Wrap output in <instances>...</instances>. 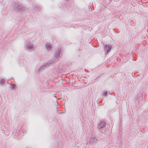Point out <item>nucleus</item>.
Segmentation results:
<instances>
[{
  "mask_svg": "<svg viewBox=\"0 0 148 148\" xmlns=\"http://www.w3.org/2000/svg\"><path fill=\"white\" fill-rule=\"evenodd\" d=\"M15 86V85L14 84H12L11 85V88H13Z\"/></svg>",
  "mask_w": 148,
  "mask_h": 148,
  "instance_id": "11",
  "label": "nucleus"
},
{
  "mask_svg": "<svg viewBox=\"0 0 148 148\" xmlns=\"http://www.w3.org/2000/svg\"><path fill=\"white\" fill-rule=\"evenodd\" d=\"M17 9L20 10H25V8L23 7H22L21 6L17 5L16 6Z\"/></svg>",
  "mask_w": 148,
  "mask_h": 148,
  "instance_id": "5",
  "label": "nucleus"
},
{
  "mask_svg": "<svg viewBox=\"0 0 148 148\" xmlns=\"http://www.w3.org/2000/svg\"><path fill=\"white\" fill-rule=\"evenodd\" d=\"M46 65H42V66H41L39 69H38V71H41L42 70H43V69H44L46 67Z\"/></svg>",
  "mask_w": 148,
  "mask_h": 148,
  "instance_id": "8",
  "label": "nucleus"
},
{
  "mask_svg": "<svg viewBox=\"0 0 148 148\" xmlns=\"http://www.w3.org/2000/svg\"><path fill=\"white\" fill-rule=\"evenodd\" d=\"M60 49H58L56 52L55 54V56L57 58L60 55Z\"/></svg>",
  "mask_w": 148,
  "mask_h": 148,
  "instance_id": "6",
  "label": "nucleus"
},
{
  "mask_svg": "<svg viewBox=\"0 0 148 148\" xmlns=\"http://www.w3.org/2000/svg\"><path fill=\"white\" fill-rule=\"evenodd\" d=\"M90 141L92 143H96L97 141V140L96 138L94 137L91 138Z\"/></svg>",
  "mask_w": 148,
  "mask_h": 148,
  "instance_id": "7",
  "label": "nucleus"
},
{
  "mask_svg": "<svg viewBox=\"0 0 148 148\" xmlns=\"http://www.w3.org/2000/svg\"><path fill=\"white\" fill-rule=\"evenodd\" d=\"M112 47V46L110 45H107L104 47V51L106 53H107L109 52Z\"/></svg>",
  "mask_w": 148,
  "mask_h": 148,
  "instance_id": "1",
  "label": "nucleus"
},
{
  "mask_svg": "<svg viewBox=\"0 0 148 148\" xmlns=\"http://www.w3.org/2000/svg\"><path fill=\"white\" fill-rule=\"evenodd\" d=\"M147 148H148V147Z\"/></svg>",
  "mask_w": 148,
  "mask_h": 148,
  "instance_id": "12",
  "label": "nucleus"
},
{
  "mask_svg": "<svg viewBox=\"0 0 148 148\" xmlns=\"http://www.w3.org/2000/svg\"><path fill=\"white\" fill-rule=\"evenodd\" d=\"M106 125V123L104 121H102L99 125L98 126V128L99 129L103 128Z\"/></svg>",
  "mask_w": 148,
  "mask_h": 148,
  "instance_id": "2",
  "label": "nucleus"
},
{
  "mask_svg": "<svg viewBox=\"0 0 148 148\" xmlns=\"http://www.w3.org/2000/svg\"><path fill=\"white\" fill-rule=\"evenodd\" d=\"M45 47L47 50H50L52 49V47L50 44L47 43L45 45Z\"/></svg>",
  "mask_w": 148,
  "mask_h": 148,
  "instance_id": "4",
  "label": "nucleus"
},
{
  "mask_svg": "<svg viewBox=\"0 0 148 148\" xmlns=\"http://www.w3.org/2000/svg\"><path fill=\"white\" fill-rule=\"evenodd\" d=\"M107 94V92H105L104 93H103V95L104 96H106Z\"/></svg>",
  "mask_w": 148,
  "mask_h": 148,
  "instance_id": "10",
  "label": "nucleus"
},
{
  "mask_svg": "<svg viewBox=\"0 0 148 148\" xmlns=\"http://www.w3.org/2000/svg\"><path fill=\"white\" fill-rule=\"evenodd\" d=\"M5 79H1L0 81V84L2 85L4 83Z\"/></svg>",
  "mask_w": 148,
  "mask_h": 148,
  "instance_id": "9",
  "label": "nucleus"
},
{
  "mask_svg": "<svg viewBox=\"0 0 148 148\" xmlns=\"http://www.w3.org/2000/svg\"><path fill=\"white\" fill-rule=\"evenodd\" d=\"M27 48L29 50L32 51L33 50V45L31 43H28L27 45Z\"/></svg>",
  "mask_w": 148,
  "mask_h": 148,
  "instance_id": "3",
  "label": "nucleus"
}]
</instances>
